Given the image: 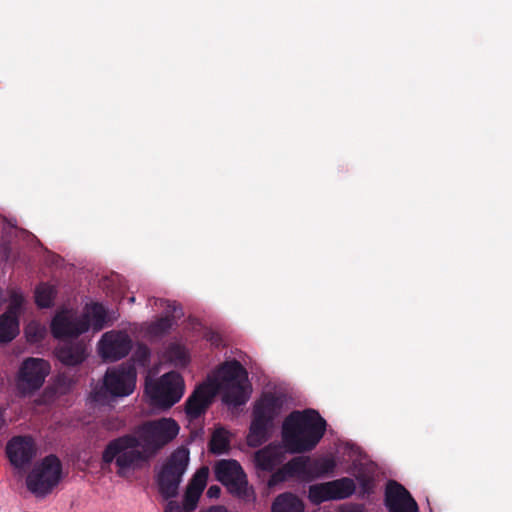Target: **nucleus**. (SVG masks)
Returning <instances> with one entry per match:
<instances>
[{
  "mask_svg": "<svg viewBox=\"0 0 512 512\" xmlns=\"http://www.w3.org/2000/svg\"><path fill=\"white\" fill-rule=\"evenodd\" d=\"M248 374L237 360L221 364L213 378L196 387L185 402V413L192 421L198 419L209 408L217 393H222V401L238 407L244 405L250 396V386L246 383Z\"/></svg>",
  "mask_w": 512,
  "mask_h": 512,
  "instance_id": "nucleus-1",
  "label": "nucleus"
},
{
  "mask_svg": "<svg viewBox=\"0 0 512 512\" xmlns=\"http://www.w3.org/2000/svg\"><path fill=\"white\" fill-rule=\"evenodd\" d=\"M327 423L314 409L293 411L282 425V443L290 453L313 450L325 434Z\"/></svg>",
  "mask_w": 512,
  "mask_h": 512,
  "instance_id": "nucleus-2",
  "label": "nucleus"
},
{
  "mask_svg": "<svg viewBox=\"0 0 512 512\" xmlns=\"http://www.w3.org/2000/svg\"><path fill=\"white\" fill-rule=\"evenodd\" d=\"M283 404L284 397L271 392L262 394L256 401L247 435L248 446L260 447L269 439L274 420L279 416Z\"/></svg>",
  "mask_w": 512,
  "mask_h": 512,
  "instance_id": "nucleus-3",
  "label": "nucleus"
},
{
  "mask_svg": "<svg viewBox=\"0 0 512 512\" xmlns=\"http://www.w3.org/2000/svg\"><path fill=\"white\" fill-rule=\"evenodd\" d=\"M189 455L188 448L178 447L165 459L156 474L158 492L165 500L178 495L179 486L189 464Z\"/></svg>",
  "mask_w": 512,
  "mask_h": 512,
  "instance_id": "nucleus-4",
  "label": "nucleus"
},
{
  "mask_svg": "<svg viewBox=\"0 0 512 512\" xmlns=\"http://www.w3.org/2000/svg\"><path fill=\"white\" fill-rule=\"evenodd\" d=\"M140 446L141 441L136 435H124L109 443L103 453V460L111 462L115 459L118 474L124 475L125 470L141 467L152 456L143 448L140 451Z\"/></svg>",
  "mask_w": 512,
  "mask_h": 512,
  "instance_id": "nucleus-5",
  "label": "nucleus"
},
{
  "mask_svg": "<svg viewBox=\"0 0 512 512\" xmlns=\"http://www.w3.org/2000/svg\"><path fill=\"white\" fill-rule=\"evenodd\" d=\"M180 431L179 424L172 418L149 420L138 426L136 436L141 441V447L150 455L173 441Z\"/></svg>",
  "mask_w": 512,
  "mask_h": 512,
  "instance_id": "nucleus-6",
  "label": "nucleus"
},
{
  "mask_svg": "<svg viewBox=\"0 0 512 512\" xmlns=\"http://www.w3.org/2000/svg\"><path fill=\"white\" fill-rule=\"evenodd\" d=\"M61 475V461L56 455L50 454L36 464L28 474L27 488L36 496H45L58 485Z\"/></svg>",
  "mask_w": 512,
  "mask_h": 512,
  "instance_id": "nucleus-7",
  "label": "nucleus"
},
{
  "mask_svg": "<svg viewBox=\"0 0 512 512\" xmlns=\"http://www.w3.org/2000/svg\"><path fill=\"white\" fill-rule=\"evenodd\" d=\"M214 473L216 479L233 496L246 501L252 498L247 476L238 461L222 459L215 464Z\"/></svg>",
  "mask_w": 512,
  "mask_h": 512,
  "instance_id": "nucleus-8",
  "label": "nucleus"
},
{
  "mask_svg": "<svg viewBox=\"0 0 512 512\" xmlns=\"http://www.w3.org/2000/svg\"><path fill=\"white\" fill-rule=\"evenodd\" d=\"M185 384L182 376L175 371L162 375L148 391L151 404L162 409H169L183 396Z\"/></svg>",
  "mask_w": 512,
  "mask_h": 512,
  "instance_id": "nucleus-9",
  "label": "nucleus"
},
{
  "mask_svg": "<svg viewBox=\"0 0 512 512\" xmlns=\"http://www.w3.org/2000/svg\"><path fill=\"white\" fill-rule=\"evenodd\" d=\"M50 372V364L44 359L29 357L25 359L16 376V388L20 395L30 396L44 384Z\"/></svg>",
  "mask_w": 512,
  "mask_h": 512,
  "instance_id": "nucleus-10",
  "label": "nucleus"
},
{
  "mask_svg": "<svg viewBox=\"0 0 512 512\" xmlns=\"http://www.w3.org/2000/svg\"><path fill=\"white\" fill-rule=\"evenodd\" d=\"M356 490L352 478L342 477L336 480L310 485L308 499L314 505L327 501L344 500L351 497Z\"/></svg>",
  "mask_w": 512,
  "mask_h": 512,
  "instance_id": "nucleus-11",
  "label": "nucleus"
},
{
  "mask_svg": "<svg viewBox=\"0 0 512 512\" xmlns=\"http://www.w3.org/2000/svg\"><path fill=\"white\" fill-rule=\"evenodd\" d=\"M288 467L297 472V479L311 482L333 473L336 462L332 457L297 456L288 461Z\"/></svg>",
  "mask_w": 512,
  "mask_h": 512,
  "instance_id": "nucleus-12",
  "label": "nucleus"
},
{
  "mask_svg": "<svg viewBox=\"0 0 512 512\" xmlns=\"http://www.w3.org/2000/svg\"><path fill=\"white\" fill-rule=\"evenodd\" d=\"M90 327L88 315L76 316L70 311L63 310L53 317L51 333L56 339L65 340L77 338Z\"/></svg>",
  "mask_w": 512,
  "mask_h": 512,
  "instance_id": "nucleus-13",
  "label": "nucleus"
},
{
  "mask_svg": "<svg viewBox=\"0 0 512 512\" xmlns=\"http://www.w3.org/2000/svg\"><path fill=\"white\" fill-rule=\"evenodd\" d=\"M132 348L129 335L123 331H109L98 342V354L103 359L116 361L126 357Z\"/></svg>",
  "mask_w": 512,
  "mask_h": 512,
  "instance_id": "nucleus-14",
  "label": "nucleus"
},
{
  "mask_svg": "<svg viewBox=\"0 0 512 512\" xmlns=\"http://www.w3.org/2000/svg\"><path fill=\"white\" fill-rule=\"evenodd\" d=\"M136 382V371L133 367H121L108 370L103 381V387L112 396H128Z\"/></svg>",
  "mask_w": 512,
  "mask_h": 512,
  "instance_id": "nucleus-15",
  "label": "nucleus"
},
{
  "mask_svg": "<svg viewBox=\"0 0 512 512\" xmlns=\"http://www.w3.org/2000/svg\"><path fill=\"white\" fill-rule=\"evenodd\" d=\"M385 507L389 512H418V504L410 492L394 480L388 481L384 497Z\"/></svg>",
  "mask_w": 512,
  "mask_h": 512,
  "instance_id": "nucleus-16",
  "label": "nucleus"
},
{
  "mask_svg": "<svg viewBox=\"0 0 512 512\" xmlns=\"http://www.w3.org/2000/svg\"><path fill=\"white\" fill-rule=\"evenodd\" d=\"M6 454L14 467L23 468L36 454L35 442L30 436H15L7 443Z\"/></svg>",
  "mask_w": 512,
  "mask_h": 512,
  "instance_id": "nucleus-17",
  "label": "nucleus"
},
{
  "mask_svg": "<svg viewBox=\"0 0 512 512\" xmlns=\"http://www.w3.org/2000/svg\"><path fill=\"white\" fill-rule=\"evenodd\" d=\"M153 301L155 306L165 309V316L158 318L149 326V333L154 336H161L166 334L173 326V320L179 319L183 316L182 308L175 301H169L161 298H151L149 302Z\"/></svg>",
  "mask_w": 512,
  "mask_h": 512,
  "instance_id": "nucleus-18",
  "label": "nucleus"
},
{
  "mask_svg": "<svg viewBox=\"0 0 512 512\" xmlns=\"http://www.w3.org/2000/svg\"><path fill=\"white\" fill-rule=\"evenodd\" d=\"M284 458L283 447L277 443H270L254 453V464L258 470L272 472L282 464Z\"/></svg>",
  "mask_w": 512,
  "mask_h": 512,
  "instance_id": "nucleus-19",
  "label": "nucleus"
},
{
  "mask_svg": "<svg viewBox=\"0 0 512 512\" xmlns=\"http://www.w3.org/2000/svg\"><path fill=\"white\" fill-rule=\"evenodd\" d=\"M57 358L67 366H75L86 359V347L82 342L65 344L56 350Z\"/></svg>",
  "mask_w": 512,
  "mask_h": 512,
  "instance_id": "nucleus-20",
  "label": "nucleus"
},
{
  "mask_svg": "<svg viewBox=\"0 0 512 512\" xmlns=\"http://www.w3.org/2000/svg\"><path fill=\"white\" fill-rule=\"evenodd\" d=\"M303 501L292 492L279 494L273 501L271 512H304Z\"/></svg>",
  "mask_w": 512,
  "mask_h": 512,
  "instance_id": "nucleus-21",
  "label": "nucleus"
},
{
  "mask_svg": "<svg viewBox=\"0 0 512 512\" xmlns=\"http://www.w3.org/2000/svg\"><path fill=\"white\" fill-rule=\"evenodd\" d=\"M98 288L106 291V294L111 296L114 300H119L124 291L122 277L117 273H110V275L103 276L98 281Z\"/></svg>",
  "mask_w": 512,
  "mask_h": 512,
  "instance_id": "nucleus-22",
  "label": "nucleus"
},
{
  "mask_svg": "<svg viewBox=\"0 0 512 512\" xmlns=\"http://www.w3.org/2000/svg\"><path fill=\"white\" fill-rule=\"evenodd\" d=\"M19 333V320L0 315V344L11 342Z\"/></svg>",
  "mask_w": 512,
  "mask_h": 512,
  "instance_id": "nucleus-23",
  "label": "nucleus"
},
{
  "mask_svg": "<svg viewBox=\"0 0 512 512\" xmlns=\"http://www.w3.org/2000/svg\"><path fill=\"white\" fill-rule=\"evenodd\" d=\"M230 440L224 428L216 429L209 441V450L211 453L220 455L228 452Z\"/></svg>",
  "mask_w": 512,
  "mask_h": 512,
  "instance_id": "nucleus-24",
  "label": "nucleus"
},
{
  "mask_svg": "<svg viewBox=\"0 0 512 512\" xmlns=\"http://www.w3.org/2000/svg\"><path fill=\"white\" fill-rule=\"evenodd\" d=\"M165 357L176 367H185L189 363V357L185 347L177 343L168 346Z\"/></svg>",
  "mask_w": 512,
  "mask_h": 512,
  "instance_id": "nucleus-25",
  "label": "nucleus"
},
{
  "mask_svg": "<svg viewBox=\"0 0 512 512\" xmlns=\"http://www.w3.org/2000/svg\"><path fill=\"white\" fill-rule=\"evenodd\" d=\"M55 289L47 283H41L35 290V302L41 308H49L53 304Z\"/></svg>",
  "mask_w": 512,
  "mask_h": 512,
  "instance_id": "nucleus-26",
  "label": "nucleus"
},
{
  "mask_svg": "<svg viewBox=\"0 0 512 512\" xmlns=\"http://www.w3.org/2000/svg\"><path fill=\"white\" fill-rule=\"evenodd\" d=\"M24 303L23 295L12 289L9 292V304L7 310L3 313V315H7L15 320H19V316L22 310V306Z\"/></svg>",
  "mask_w": 512,
  "mask_h": 512,
  "instance_id": "nucleus-27",
  "label": "nucleus"
},
{
  "mask_svg": "<svg viewBox=\"0 0 512 512\" xmlns=\"http://www.w3.org/2000/svg\"><path fill=\"white\" fill-rule=\"evenodd\" d=\"M119 318L117 309H107L103 303L98 302V332L105 327L112 326Z\"/></svg>",
  "mask_w": 512,
  "mask_h": 512,
  "instance_id": "nucleus-28",
  "label": "nucleus"
},
{
  "mask_svg": "<svg viewBox=\"0 0 512 512\" xmlns=\"http://www.w3.org/2000/svg\"><path fill=\"white\" fill-rule=\"evenodd\" d=\"M356 479L359 483L361 493L370 495L374 493L375 490V476L374 473L367 470V469H361L358 471V474L356 475Z\"/></svg>",
  "mask_w": 512,
  "mask_h": 512,
  "instance_id": "nucleus-29",
  "label": "nucleus"
},
{
  "mask_svg": "<svg viewBox=\"0 0 512 512\" xmlns=\"http://www.w3.org/2000/svg\"><path fill=\"white\" fill-rule=\"evenodd\" d=\"M297 478V472H293L288 467V462L282 467L277 470L272 471V474L270 478L268 479V486L274 487L284 481L287 480V478Z\"/></svg>",
  "mask_w": 512,
  "mask_h": 512,
  "instance_id": "nucleus-30",
  "label": "nucleus"
},
{
  "mask_svg": "<svg viewBox=\"0 0 512 512\" xmlns=\"http://www.w3.org/2000/svg\"><path fill=\"white\" fill-rule=\"evenodd\" d=\"M208 478V468L202 467L196 471L191 480L188 483L187 488L190 490H194L200 494H202L203 490L206 487Z\"/></svg>",
  "mask_w": 512,
  "mask_h": 512,
  "instance_id": "nucleus-31",
  "label": "nucleus"
},
{
  "mask_svg": "<svg viewBox=\"0 0 512 512\" xmlns=\"http://www.w3.org/2000/svg\"><path fill=\"white\" fill-rule=\"evenodd\" d=\"M200 496V493L186 488L183 496V506H181L182 510L185 512L194 511L197 507Z\"/></svg>",
  "mask_w": 512,
  "mask_h": 512,
  "instance_id": "nucleus-32",
  "label": "nucleus"
},
{
  "mask_svg": "<svg viewBox=\"0 0 512 512\" xmlns=\"http://www.w3.org/2000/svg\"><path fill=\"white\" fill-rule=\"evenodd\" d=\"M73 380L67 375H59L55 380V392L58 394H66L72 387Z\"/></svg>",
  "mask_w": 512,
  "mask_h": 512,
  "instance_id": "nucleus-33",
  "label": "nucleus"
},
{
  "mask_svg": "<svg viewBox=\"0 0 512 512\" xmlns=\"http://www.w3.org/2000/svg\"><path fill=\"white\" fill-rule=\"evenodd\" d=\"M134 357L140 365L144 366L150 360V349L145 344H139Z\"/></svg>",
  "mask_w": 512,
  "mask_h": 512,
  "instance_id": "nucleus-34",
  "label": "nucleus"
},
{
  "mask_svg": "<svg viewBox=\"0 0 512 512\" xmlns=\"http://www.w3.org/2000/svg\"><path fill=\"white\" fill-rule=\"evenodd\" d=\"M25 332L29 341L38 342L43 338V332L36 325L29 324Z\"/></svg>",
  "mask_w": 512,
  "mask_h": 512,
  "instance_id": "nucleus-35",
  "label": "nucleus"
},
{
  "mask_svg": "<svg viewBox=\"0 0 512 512\" xmlns=\"http://www.w3.org/2000/svg\"><path fill=\"white\" fill-rule=\"evenodd\" d=\"M164 512H185L182 510L181 506L178 504V502L174 500H170L166 507Z\"/></svg>",
  "mask_w": 512,
  "mask_h": 512,
  "instance_id": "nucleus-36",
  "label": "nucleus"
},
{
  "mask_svg": "<svg viewBox=\"0 0 512 512\" xmlns=\"http://www.w3.org/2000/svg\"><path fill=\"white\" fill-rule=\"evenodd\" d=\"M220 494L221 488L218 485H211L206 492L207 497L211 499L218 498Z\"/></svg>",
  "mask_w": 512,
  "mask_h": 512,
  "instance_id": "nucleus-37",
  "label": "nucleus"
},
{
  "mask_svg": "<svg viewBox=\"0 0 512 512\" xmlns=\"http://www.w3.org/2000/svg\"><path fill=\"white\" fill-rule=\"evenodd\" d=\"M88 401L91 405L96 403V387H92L90 389L89 395H88Z\"/></svg>",
  "mask_w": 512,
  "mask_h": 512,
  "instance_id": "nucleus-38",
  "label": "nucleus"
},
{
  "mask_svg": "<svg viewBox=\"0 0 512 512\" xmlns=\"http://www.w3.org/2000/svg\"><path fill=\"white\" fill-rule=\"evenodd\" d=\"M201 512H227V509L223 506H212L208 508L206 511Z\"/></svg>",
  "mask_w": 512,
  "mask_h": 512,
  "instance_id": "nucleus-39",
  "label": "nucleus"
},
{
  "mask_svg": "<svg viewBox=\"0 0 512 512\" xmlns=\"http://www.w3.org/2000/svg\"><path fill=\"white\" fill-rule=\"evenodd\" d=\"M89 314H90L92 320H94L96 318V302H91L89 304Z\"/></svg>",
  "mask_w": 512,
  "mask_h": 512,
  "instance_id": "nucleus-40",
  "label": "nucleus"
},
{
  "mask_svg": "<svg viewBox=\"0 0 512 512\" xmlns=\"http://www.w3.org/2000/svg\"><path fill=\"white\" fill-rule=\"evenodd\" d=\"M7 301V297L2 289H0V306Z\"/></svg>",
  "mask_w": 512,
  "mask_h": 512,
  "instance_id": "nucleus-41",
  "label": "nucleus"
},
{
  "mask_svg": "<svg viewBox=\"0 0 512 512\" xmlns=\"http://www.w3.org/2000/svg\"><path fill=\"white\" fill-rule=\"evenodd\" d=\"M5 425L4 410L0 408V429Z\"/></svg>",
  "mask_w": 512,
  "mask_h": 512,
  "instance_id": "nucleus-42",
  "label": "nucleus"
},
{
  "mask_svg": "<svg viewBox=\"0 0 512 512\" xmlns=\"http://www.w3.org/2000/svg\"><path fill=\"white\" fill-rule=\"evenodd\" d=\"M101 396H102V392L98 389V394H97V397H98V405L100 404Z\"/></svg>",
  "mask_w": 512,
  "mask_h": 512,
  "instance_id": "nucleus-43",
  "label": "nucleus"
},
{
  "mask_svg": "<svg viewBox=\"0 0 512 512\" xmlns=\"http://www.w3.org/2000/svg\"><path fill=\"white\" fill-rule=\"evenodd\" d=\"M129 302H130V303H134V302H135V297H134V296H131V297L129 298Z\"/></svg>",
  "mask_w": 512,
  "mask_h": 512,
  "instance_id": "nucleus-44",
  "label": "nucleus"
},
{
  "mask_svg": "<svg viewBox=\"0 0 512 512\" xmlns=\"http://www.w3.org/2000/svg\"><path fill=\"white\" fill-rule=\"evenodd\" d=\"M92 329H93V330H95V329H96L95 324H92Z\"/></svg>",
  "mask_w": 512,
  "mask_h": 512,
  "instance_id": "nucleus-45",
  "label": "nucleus"
}]
</instances>
